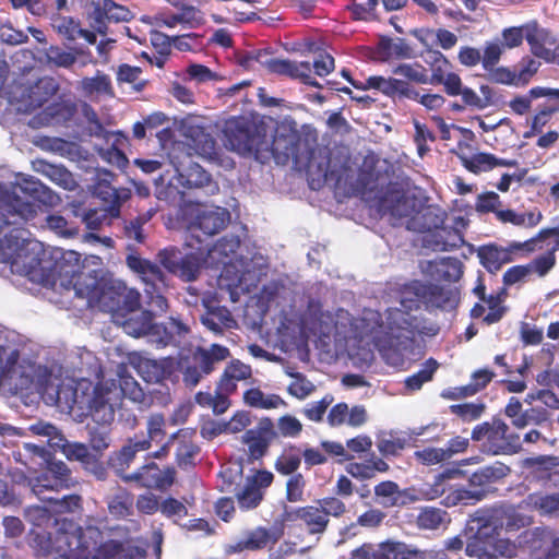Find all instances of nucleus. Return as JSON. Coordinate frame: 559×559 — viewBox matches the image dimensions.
Here are the masks:
<instances>
[{"instance_id":"obj_59","label":"nucleus","mask_w":559,"mask_h":559,"mask_svg":"<svg viewBox=\"0 0 559 559\" xmlns=\"http://www.w3.org/2000/svg\"><path fill=\"white\" fill-rule=\"evenodd\" d=\"M83 88L86 93L93 94H106L114 95L110 79L107 74L100 73L99 71L94 78H85L82 81Z\"/></svg>"},{"instance_id":"obj_3","label":"nucleus","mask_w":559,"mask_h":559,"mask_svg":"<svg viewBox=\"0 0 559 559\" xmlns=\"http://www.w3.org/2000/svg\"><path fill=\"white\" fill-rule=\"evenodd\" d=\"M424 282L413 280L401 287L402 308H389L380 330L372 337L374 347L390 365L397 366L404 360V353L411 350L417 336L426 334L423 320L411 311L423 307Z\"/></svg>"},{"instance_id":"obj_15","label":"nucleus","mask_w":559,"mask_h":559,"mask_svg":"<svg viewBox=\"0 0 559 559\" xmlns=\"http://www.w3.org/2000/svg\"><path fill=\"white\" fill-rule=\"evenodd\" d=\"M229 212L221 206L213 209L198 206L195 214L188 224V231L199 243L218 234L229 223Z\"/></svg>"},{"instance_id":"obj_32","label":"nucleus","mask_w":559,"mask_h":559,"mask_svg":"<svg viewBox=\"0 0 559 559\" xmlns=\"http://www.w3.org/2000/svg\"><path fill=\"white\" fill-rule=\"evenodd\" d=\"M424 290L423 307L427 311L452 307L456 299L452 288L436 283L424 282Z\"/></svg>"},{"instance_id":"obj_21","label":"nucleus","mask_w":559,"mask_h":559,"mask_svg":"<svg viewBox=\"0 0 559 559\" xmlns=\"http://www.w3.org/2000/svg\"><path fill=\"white\" fill-rule=\"evenodd\" d=\"M360 91L377 90L383 95L399 99H417L419 92L407 81L395 78H383L380 75L369 76Z\"/></svg>"},{"instance_id":"obj_46","label":"nucleus","mask_w":559,"mask_h":559,"mask_svg":"<svg viewBox=\"0 0 559 559\" xmlns=\"http://www.w3.org/2000/svg\"><path fill=\"white\" fill-rule=\"evenodd\" d=\"M243 401L247 405L261 409L277 408L281 404H284L280 395L270 394L265 396L258 388L247 390L243 393Z\"/></svg>"},{"instance_id":"obj_16","label":"nucleus","mask_w":559,"mask_h":559,"mask_svg":"<svg viewBox=\"0 0 559 559\" xmlns=\"http://www.w3.org/2000/svg\"><path fill=\"white\" fill-rule=\"evenodd\" d=\"M277 438L274 423L271 418L260 419L255 428L248 429L242 436V442L248 445L250 460H260L269 451L271 443Z\"/></svg>"},{"instance_id":"obj_58","label":"nucleus","mask_w":559,"mask_h":559,"mask_svg":"<svg viewBox=\"0 0 559 559\" xmlns=\"http://www.w3.org/2000/svg\"><path fill=\"white\" fill-rule=\"evenodd\" d=\"M393 73L396 75H402V76L406 78L408 81L417 83V84H428L427 69L419 63L399 64L396 68H394Z\"/></svg>"},{"instance_id":"obj_7","label":"nucleus","mask_w":559,"mask_h":559,"mask_svg":"<svg viewBox=\"0 0 559 559\" xmlns=\"http://www.w3.org/2000/svg\"><path fill=\"white\" fill-rule=\"evenodd\" d=\"M229 356V348L219 344H212L209 348L197 346L189 355H182L178 361L183 383L186 386H195L204 376L214 371L216 364Z\"/></svg>"},{"instance_id":"obj_44","label":"nucleus","mask_w":559,"mask_h":559,"mask_svg":"<svg viewBox=\"0 0 559 559\" xmlns=\"http://www.w3.org/2000/svg\"><path fill=\"white\" fill-rule=\"evenodd\" d=\"M148 448L150 440L145 439L143 435H135L133 438H129L127 444L116 455L117 465L120 469L128 467L138 452L145 451Z\"/></svg>"},{"instance_id":"obj_2","label":"nucleus","mask_w":559,"mask_h":559,"mask_svg":"<svg viewBox=\"0 0 559 559\" xmlns=\"http://www.w3.org/2000/svg\"><path fill=\"white\" fill-rule=\"evenodd\" d=\"M52 532L29 531V546L37 556L56 554L55 559H133L141 552L118 539L103 542L96 525L82 527L73 519L56 516Z\"/></svg>"},{"instance_id":"obj_36","label":"nucleus","mask_w":559,"mask_h":559,"mask_svg":"<svg viewBox=\"0 0 559 559\" xmlns=\"http://www.w3.org/2000/svg\"><path fill=\"white\" fill-rule=\"evenodd\" d=\"M525 40L535 57L546 61L554 59V53L546 45H554L555 40H549L548 32L539 28L537 22L525 25Z\"/></svg>"},{"instance_id":"obj_60","label":"nucleus","mask_w":559,"mask_h":559,"mask_svg":"<svg viewBox=\"0 0 559 559\" xmlns=\"http://www.w3.org/2000/svg\"><path fill=\"white\" fill-rule=\"evenodd\" d=\"M521 504L518 507H510L504 511V526L507 531H518L522 527L532 524V516L521 511Z\"/></svg>"},{"instance_id":"obj_42","label":"nucleus","mask_w":559,"mask_h":559,"mask_svg":"<svg viewBox=\"0 0 559 559\" xmlns=\"http://www.w3.org/2000/svg\"><path fill=\"white\" fill-rule=\"evenodd\" d=\"M441 85L448 96H461V100L465 105L478 104L479 102L477 93L471 87L464 86L461 76L455 72H448Z\"/></svg>"},{"instance_id":"obj_26","label":"nucleus","mask_w":559,"mask_h":559,"mask_svg":"<svg viewBox=\"0 0 559 559\" xmlns=\"http://www.w3.org/2000/svg\"><path fill=\"white\" fill-rule=\"evenodd\" d=\"M50 25L59 36L69 43L75 41L78 38H84L91 45L96 43V32L82 28L81 22L72 16L53 13L50 16Z\"/></svg>"},{"instance_id":"obj_1","label":"nucleus","mask_w":559,"mask_h":559,"mask_svg":"<svg viewBox=\"0 0 559 559\" xmlns=\"http://www.w3.org/2000/svg\"><path fill=\"white\" fill-rule=\"evenodd\" d=\"M19 190L0 195V262L10 265L14 274L26 276L33 282H41L45 270L41 266L44 250L41 243L27 239L24 224L33 219L37 212L57 206L60 197L38 179H25Z\"/></svg>"},{"instance_id":"obj_24","label":"nucleus","mask_w":559,"mask_h":559,"mask_svg":"<svg viewBox=\"0 0 559 559\" xmlns=\"http://www.w3.org/2000/svg\"><path fill=\"white\" fill-rule=\"evenodd\" d=\"M299 134L286 128L276 129L272 141L267 139V151L277 164H285L290 157L297 158L299 153Z\"/></svg>"},{"instance_id":"obj_64","label":"nucleus","mask_w":559,"mask_h":559,"mask_svg":"<svg viewBox=\"0 0 559 559\" xmlns=\"http://www.w3.org/2000/svg\"><path fill=\"white\" fill-rule=\"evenodd\" d=\"M47 468L56 478L59 488L69 489L74 485L71 469L62 461H50L48 462Z\"/></svg>"},{"instance_id":"obj_34","label":"nucleus","mask_w":559,"mask_h":559,"mask_svg":"<svg viewBox=\"0 0 559 559\" xmlns=\"http://www.w3.org/2000/svg\"><path fill=\"white\" fill-rule=\"evenodd\" d=\"M155 22L158 26H166L169 28H173L178 24L190 28H195L204 24V17L198 8L183 4L179 13L159 14L155 16Z\"/></svg>"},{"instance_id":"obj_45","label":"nucleus","mask_w":559,"mask_h":559,"mask_svg":"<svg viewBox=\"0 0 559 559\" xmlns=\"http://www.w3.org/2000/svg\"><path fill=\"white\" fill-rule=\"evenodd\" d=\"M524 503L538 511L540 515H552L559 511V492L550 495L534 492L526 497Z\"/></svg>"},{"instance_id":"obj_57","label":"nucleus","mask_w":559,"mask_h":559,"mask_svg":"<svg viewBox=\"0 0 559 559\" xmlns=\"http://www.w3.org/2000/svg\"><path fill=\"white\" fill-rule=\"evenodd\" d=\"M81 53L80 50L67 51L59 46H50L46 51V58L49 63L59 68H70L76 61V55Z\"/></svg>"},{"instance_id":"obj_10","label":"nucleus","mask_w":559,"mask_h":559,"mask_svg":"<svg viewBox=\"0 0 559 559\" xmlns=\"http://www.w3.org/2000/svg\"><path fill=\"white\" fill-rule=\"evenodd\" d=\"M38 391L47 404L55 405L63 412L71 413L75 407L82 408L83 396L79 395L76 386L70 382L64 383L50 372L38 380Z\"/></svg>"},{"instance_id":"obj_19","label":"nucleus","mask_w":559,"mask_h":559,"mask_svg":"<svg viewBox=\"0 0 559 559\" xmlns=\"http://www.w3.org/2000/svg\"><path fill=\"white\" fill-rule=\"evenodd\" d=\"M240 246V241L237 237H223L217 240L212 247L205 246L204 249L207 251V255L212 260H216L218 263L223 264V271L221 273L222 280H228V286H238L240 284L241 277L238 275V272H235L233 276H229L231 269H235L233 264H230V255L235 254ZM200 250L203 247H199Z\"/></svg>"},{"instance_id":"obj_31","label":"nucleus","mask_w":559,"mask_h":559,"mask_svg":"<svg viewBox=\"0 0 559 559\" xmlns=\"http://www.w3.org/2000/svg\"><path fill=\"white\" fill-rule=\"evenodd\" d=\"M94 193L104 202L111 217H118L121 205L131 197L129 189H117L107 180H99L94 187Z\"/></svg>"},{"instance_id":"obj_54","label":"nucleus","mask_w":559,"mask_h":559,"mask_svg":"<svg viewBox=\"0 0 559 559\" xmlns=\"http://www.w3.org/2000/svg\"><path fill=\"white\" fill-rule=\"evenodd\" d=\"M558 242L548 249L545 253L534 258L527 266L531 273H536L539 277H544L556 264V251Z\"/></svg>"},{"instance_id":"obj_25","label":"nucleus","mask_w":559,"mask_h":559,"mask_svg":"<svg viewBox=\"0 0 559 559\" xmlns=\"http://www.w3.org/2000/svg\"><path fill=\"white\" fill-rule=\"evenodd\" d=\"M126 304L130 313L121 323L123 331L133 337L147 336L151 342V332L155 324L153 312L151 310L133 312L140 305L138 297L126 301Z\"/></svg>"},{"instance_id":"obj_20","label":"nucleus","mask_w":559,"mask_h":559,"mask_svg":"<svg viewBox=\"0 0 559 559\" xmlns=\"http://www.w3.org/2000/svg\"><path fill=\"white\" fill-rule=\"evenodd\" d=\"M176 471L174 467L160 469L156 463H148L136 472L123 477L127 481H135L141 487L165 490L175 481Z\"/></svg>"},{"instance_id":"obj_61","label":"nucleus","mask_w":559,"mask_h":559,"mask_svg":"<svg viewBox=\"0 0 559 559\" xmlns=\"http://www.w3.org/2000/svg\"><path fill=\"white\" fill-rule=\"evenodd\" d=\"M28 483L32 491L38 497H40L46 490H62V488H59L53 474H51L48 468L39 475L29 478Z\"/></svg>"},{"instance_id":"obj_33","label":"nucleus","mask_w":559,"mask_h":559,"mask_svg":"<svg viewBox=\"0 0 559 559\" xmlns=\"http://www.w3.org/2000/svg\"><path fill=\"white\" fill-rule=\"evenodd\" d=\"M477 257L480 264L492 274L497 273L503 264L513 260L512 249L500 247L497 243L480 246L477 249Z\"/></svg>"},{"instance_id":"obj_28","label":"nucleus","mask_w":559,"mask_h":559,"mask_svg":"<svg viewBox=\"0 0 559 559\" xmlns=\"http://www.w3.org/2000/svg\"><path fill=\"white\" fill-rule=\"evenodd\" d=\"M188 433L179 430L174 433L163 447L154 453V457H162L168 453L169 444L174 441L178 442L176 449V460L181 468H187L194 465V457L200 449L191 440L187 439Z\"/></svg>"},{"instance_id":"obj_52","label":"nucleus","mask_w":559,"mask_h":559,"mask_svg":"<svg viewBox=\"0 0 559 559\" xmlns=\"http://www.w3.org/2000/svg\"><path fill=\"white\" fill-rule=\"evenodd\" d=\"M264 491L246 481L245 486L236 493L238 506L241 510L255 509L263 500Z\"/></svg>"},{"instance_id":"obj_56","label":"nucleus","mask_w":559,"mask_h":559,"mask_svg":"<svg viewBox=\"0 0 559 559\" xmlns=\"http://www.w3.org/2000/svg\"><path fill=\"white\" fill-rule=\"evenodd\" d=\"M448 513L438 508H425L420 511L417 523L420 528L437 530L445 521Z\"/></svg>"},{"instance_id":"obj_47","label":"nucleus","mask_w":559,"mask_h":559,"mask_svg":"<svg viewBox=\"0 0 559 559\" xmlns=\"http://www.w3.org/2000/svg\"><path fill=\"white\" fill-rule=\"evenodd\" d=\"M59 85L53 78H41L31 88L32 103L40 107L57 94Z\"/></svg>"},{"instance_id":"obj_14","label":"nucleus","mask_w":559,"mask_h":559,"mask_svg":"<svg viewBox=\"0 0 559 559\" xmlns=\"http://www.w3.org/2000/svg\"><path fill=\"white\" fill-rule=\"evenodd\" d=\"M464 472L459 468H448L435 476L433 481L424 490V496L428 500L443 498L442 503L445 507H454L461 502L468 501L467 489L453 484L452 480L460 479Z\"/></svg>"},{"instance_id":"obj_18","label":"nucleus","mask_w":559,"mask_h":559,"mask_svg":"<svg viewBox=\"0 0 559 559\" xmlns=\"http://www.w3.org/2000/svg\"><path fill=\"white\" fill-rule=\"evenodd\" d=\"M127 265L135 272L144 284L145 293H154L156 289H168V276L160 269L158 262H152L139 255H128Z\"/></svg>"},{"instance_id":"obj_55","label":"nucleus","mask_w":559,"mask_h":559,"mask_svg":"<svg viewBox=\"0 0 559 559\" xmlns=\"http://www.w3.org/2000/svg\"><path fill=\"white\" fill-rule=\"evenodd\" d=\"M115 135L116 140L111 144V146L107 150L102 151L99 155L109 164L116 165L118 167H123L127 165L128 158L119 146L122 145L123 141H127V136H124L123 133L120 131L116 132Z\"/></svg>"},{"instance_id":"obj_22","label":"nucleus","mask_w":559,"mask_h":559,"mask_svg":"<svg viewBox=\"0 0 559 559\" xmlns=\"http://www.w3.org/2000/svg\"><path fill=\"white\" fill-rule=\"evenodd\" d=\"M190 333L188 324L178 318L169 317L166 322L155 323L151 332V343L157 348L179 346Z\"/></svg>"},{"instance_id":"obj_40","label":"nucleus","mask_w":559,"mask_h":559,"mask_svg":"<svg viewBox=\"0 0 559 559\" xmlns=\"http://www.w3.org/2000/svg\"><path fill=\"white\" fill-rule=\"evenodd\" d=\"M301 465V449L293 443L286 444L274 462L275 471L282 476L297 474Z\"/></svg>"},{"instance_id":"obj_49","label":"nucleus","mask_w":559,"mask_h":559,"mask_svg":"<svg viewBox=\"0 0 559 559\" xmlns=\"http://www.w3.org/2000/svg\"><path fill=\"white\" fill-rule=\"evenodd\" d=\"M439 364L435 358H428L420 370L405 379V388L409 391L420 390L424 383L432 380Z\"/></svg>"},{"instance_id":"obj_5","label":"nucleus","mask_w":559,"mask_h":559,"mask_svg":"<svg viewBox=\"0 0 559 559\" xmlns=\"http://www.w3.org/2000/svg\"><path fill=\"white\" fill-rule=\"evenodd\" d=\"M225 145L240 155H253L255 159L265 157L267 151V126L243 116L233 117L225 122Z\"/></svg>"},{"instance_id":"obj_9","label":"nucleus","mask_w":559,"mask_h":559,"mask_svg":"<svg viewBox=\"0 0 559 559\" xmlns=\"http://www.w3.org/2000/svg\"><path fill=\"white\" fill-rule=\"evenodd\" d=\"M473 522L477 523V528L465 545V554L468 557L498 559L492 551H499L500 555L508 558L515 556V546L507 540L497 539V528L488 520L475 519Z\"/></svg>"},{"instance_id":"obj_39","label":"nucleus","mask_w":559,"mask_h":559,"mask_svg":"<svg viewBox=\"0 0 559 559\" xmlns=\"http://www.w3.org/2000/svg\"><path fill=\"white\" fill-rule=\"evenodd\" d=\"M435 251H452L464 243L462 234L455 228H447L443 225L432 231L426 240Z\"/></svg>"},{"instance_id":"obj_41","label":"nucleus","mask_w":559,"mask_h":559,"mask_svg":"<svg viewBox=\"0 0 559 559\" xmlns=\"http://www.w3.org/2000/svg\"><path fill=\"white\" fill-rule=\"evenodd\" d=\"M271 535L270 531L265 527H257L249 531L243 539L229 545L226 549L227 554L241 552L243 550H259L267 546Z\"/></svg>"},{"instance_id":"obj_11","label":"nucleus","mask_w":559,"mask_h":559,"mask_svg":"<svg viewBox=\"0 0 559 559\" xmlns=\"http://www.w3.org/2000/svg\"><path fill=\"white\" fill-rule=\"evenodd\" d=\"M121 403V390L114 380L98 382L88 400V414L95 424H111Z\"/></svg>"},{"instance_id":"obj_23","label":"nucleus","mask_w":559,"mask_h":559,"mask_svg":"<svg viewBox=\"0 0 559 559\" xmlns=\"http://www.w3.org/2000/svg\"><path fill=\"white\" fill-rule=\"evenodd\" d=\"M510 473V467L499 463L498 465L484 466L475 471L468 478V484L473 489H467L468 501L481 500L488 492L489 487L506 477Z\"/></svg>"},{"instance_id":"obj_38","label":"nucleus","mask_w":559,"mask_h":559,"mask_svg":"<svg viewBox=\"0 0 559 559\" xmlns=\"http://www.w3.org/2000/svg\"><path fill=\"white\" fill-rule=\"evenodd\" d=\"M377 51L384 61L390 59H411L415 57L413 47L406 39L401 37L395 39L381 37L377 46Z\"/></svg>"},{"instance_id":"obj_35","label":"nucleus","mask_w":559,"mask_h":559,"mask_svg":"<svg viewBox=\"0 0 559 559\" xmlns=\"http://www.w3.org/2000/svg\"><path fill=\"white\" fill-rule=\"evenodd\" d=\"M445 221V213L432 206L421 204L419 212L412 219L407 221L406 228L416 233H432L439 229Z\"/></svg>"},{"instance_id":"obj_48","label":"nucleus","mask_w":559,"mask_h":559,"mask_svg":"<svg viewBox=\"0 0 559 559\" xmlns=\"http://www.w3.org/2000/svg\"><path fill=\"white\" fill-rule=\"evenodd\" d=\"M110 425L111 424H88L86 429L88 432V442L92 449L102 454L110 443Z\"/></svg>"},{"instance_id":"obj_4","label":"nucleus","mask_w":559,"mask_h":559,"mask_svg":"<svg viewBox=\"0 0 559 559\" xmlns=\"http://www.w3.org/2000/svg\"><path fill=\"white\" fill-rule=\"evenodd\" d=\"M66 273L69 274V271ZM60 286L68 292L73 290L74 297L84 299L87 308H97L103 312H117L124 301L120 285L73 269L70 271V277L67 282L61 281Z\"/></svg>"},{"instance_id":"obj_53","label":"nucleus","mask_w":559,"mask_h":559,"mask_svg":"<svg viewBox=\"0 0 559 559\" xmlns=\"http://www.w3.org/2000/svg\"><path fill=\"white\" fill-rule=\"evenodd\" d=\"M378 4L379 0H353L347 10L355 21H370L376 19Z\"/></svg>"},{"instance_id":"obj_13","label":"nucleus","mask_w":559,"mask_h":559,"mask_svg":"<svg viewBox=\"0 0 559 559\" xmlns=\"http://www.w3.org/2000/svg\"><path fill=\"white\" fill-rule=\"evenodd\" d=\"M156 261L169 274L178 276L183 282H193L200 274L203 259L198 253L182 254L178 248L167 247L158 251Z\"/></svg>"},{"instance_id":"obj_63","label":"nucleus","mask_w":559,"mask_h":559,"mask_svg":"<svg viewBox=\"0 0 559 559\" xmlns=\"http://www.w3.org/2000/svg\"><path fill=\"white\" fill-rule=\"evenodd\" d=\"M286 481V500L288 502H300L304 500L306 479L301 473L288 475Z\"/></svg>"},{"instance_id":"obj_17","label":"nucleus","mask_w":559,"mask_h":559,"mask_svg":"<svg viewBox=\"0 0 559 559\" xmlns=\"http://www.w3.org/2000/svg\"><path fill=\"white\" fill-rule=\"evenodd\" d=\"M93 11L88 13L90 26L98 34L106 35L109 22H127L131 19L130 10L115 3L112 0L95 2L92 0Z\"/></svg>"},{"instance_id":"obj_12","label":"nucleus","mask_w":559,"mask_h":559,"mask_svg":"<svg viewBox=\"0 0 559 559\" xmlns=\"http://www.w3.org/2000/svg\"><path fill=\"white\" fill-rule=\"evenodd\" d=\"M376 206L382 214H390L397 219L412 221L421 207V202L414 194L409 195L390 182L383 193L377 198Z\"/></svg>"},{"instance_id":"obj_62","label":"nucleus","mask_w":559,"mask_h":559,"mask_svg":"<svg viewBox=\"0 0 559 559\" xmlns=\"http://www.w3.org/2000/svg\"><path fill=\"white\" fill-rule=\"evenodd\" d=\"M451 414L456 415L464 421H473L478 419L484 411L485 405L483 403H463L453 404L449 407Z\"/></svg>"},{"instance_id":"obj_51","label":"nucleus","mask_w":559,"mask_h":559,"mask_svg":"<svg viewBox=\"0 0 559 559\" xmlns=\"http://www.w3.org/2000/svg\"><path fill=\"white\" fill-rule=\"evenodd\" d=\"M408 445V439L399 433H390L389 437L381 438L378 443L379 452L385 456H397Z\"/></svg>"},{"instance_id":"obj_8","label":"nucleus","mask_w":559,"mask_h":559,"mask_svg":"<svg viewBox=\"0 0 559 559\" xmlns=\"http://www.w3.org/2000/svg\"><path fill=\"white\" fill-rule=\"evenodd\" d=\"M509 426L500 418L484 421L475 426L471 438L481 441L483 451L492 454H515L521 451V438L516 433H508Z\"/></svg>"},{"instance_id":"obj_30","label":"nucleus","mask_w":559,"mask_h":559,"mask_svg":"<svg viewBox=\"0 0 559 559\" xmlns=\"http://www.w3.org/2000/svg\"><path fill=\"white\" fill-rule=\"evenodd\" d=\"M374 559H426V551L404 542L386 539L376 545Z\"/></svg>"},{"instance_id":"obj_37","label":"nucleus","mask_w":559,"mask_h":559,"mask_svg":"<svg viewBox=\"0 0 559 559\" xmlns=\"http://www.w3.org/2000/svg\"><path fill=\"white\" fill-rule=\"evenodd\" d=\"M463 166L473 174L489 171L496 167H515L518 162L515 159L498 158L490 153H477L471 157L461 156Z\"/></svg>"},{"instance_id":"obj_27","label":"nucleus","mask_w":559,"mask_h":559,"mask_svg":"<svg viewBox=\"0 0 559 559\" xmlns=\"http://www.w3.org/2000/svg\"><path fill=\"white\" fill-rule=\"evenodd\" d=\"M311 63L309 61H292L288 59L276 58L272 66V74L287 76L292 80H298L305 85L322 88V84L311 76Z\"/></svg>"},{"instance_id":"obj_6","label":"nucleus","mask_w":559,"mask_h":559,"mask_svg":"<svg viewBox=\"0 0 559 559\" xmlns=\"http://www.w3.org/2000/svg\"><path fill=\"white\" fill-rule=\"evenodd\" d=\"M347 512L346 504L336 496H328L313 504L298 507L287 513L289 521H299L311 535H322L330 524V518L340 519Z\"/></svg>"},{"instance_id":"obj_29","label":"nucleus","mask_w":559,"mask_h":559,"mask_svg":"<svg viewBox=\"0 0 559 559\" xmlns=\"http://www.w3.org/2000/svg\"><path fill=\"white\" fill-rule=\"evenodd\" d=\"M138 373L147 383H159L168 380L175 372L173 358L160 360L144 358L136 366Z\"/></svg>"},{"instance_id":"obj_50","label":"nucleus","mask_w":559,"mask_h":559,"mask_svg":"<svg viewBox=\"0 0 559 559\" xmlns=\"http://www.w3.org/2000/svg\"><path fill=\"white\" fill-rule=\"evenodd\" d=\"M25 520L29 522L33 527L31 530H36L38 532H46V527H53V520L56 516H52L50 511L41 506H31L25 509Z\"/></svg>"},{"instance_id":"obj_43","label":"nucleus","mask_w":559,"mask_h":559,"mask_svg":"<svg viewBox=\"0 0 559 559\" xmlns=\"http://www.w3.org/2000/svg\"><path fill=\"white\" fill-rule=\"evenodd\" d=\"M201 322L215 334H221L223 328H230L234 323L233 316L226 307H207L205 314L201 317Z\"/></svg>"}]
</instances>
